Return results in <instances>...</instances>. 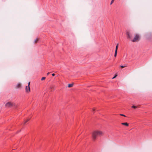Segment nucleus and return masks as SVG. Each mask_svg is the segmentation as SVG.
Wrapping results in <instances>:
<instances>
[{
  "label": "nucleus",
  "instance_id": "12",
  "mask_svg": "<svg viewBox=\"0 0 152 152\" xmlns=\"http://www.w3.org/2000/svg\"><path fill=\"white\" fill-rule=\"evenodd\" d=\"M45 79V77H43L42 78L41 80H44Z\"/></svg>",
  "mask_w": 152,
  "mask_h": 152
},
{
  "label": "nucleus",
  "instance_id": "5",
  "mask_svg": "<svg viewBox=\"0 0 152 152\" xmlns=\"http://www.w3.org/2000/svg\"><path fill=\"white\" fill-rule=\"evenodd\" d=\"M12 105L13 103L11 102H8L5 104V106L7 107H10L12 106Z\"/></svg>",
  "mask_w": 152,
  "mask_h": 152
},
{
  "label": "nucleus",
  "instance_id": "14",
  "mask_svg": "<svg viewBox=\"0 0 152 152\" xmlns=\"http://www.w3.org/2000/svg\"><path fill=\"white\" fill-rule=\"evenodd\" d=\"M118 45H117L116 47V48H115V51H117V50H118Z\"/></svg>",
  "mask_w": 152,
  "mask_h": 152
},
{
  "label": "nucleus",
  "instance_id": "20",
  "mask_svg": "<svg viewBox=\"0 0 152 152\" xmlns=\"http://www.w3.org/2000/svg\"><path fill=\"white\" fill-rule=\"evenodd\" d=\"M52 75L53 76H54L55 75V74L54 73L52 74Z\"/></svg>",
  "mask_w": 152,
  "mask_h": 152
},
{
  "label": "nucleus",
  "instance_id": "10",
  "mask_svg": "<svg viewBox=\"0 0 152 152\" xmlns=\"http://www.w3.org/2000/svg\"><path fill=\"white\" fill-rule=\"evenodd\" d=\"M29 119H27V120H25L24 122V124H25L28 121H29Z\"/></svg>",
  "mask_w": 152,
  "mask_h": 152
},
{
  "label": "nucleus",
  "instance_id": "18",
  "mask_svg": "<svg viewBox=\"0 0 152 152\" xmlns=\"http://www.w3.org/2000/svg\"><path fill=\"white\" fill-rule=\"evenodd\" d=\"M121 67L122 68H124L125 67V66H121Z\"/></svg>",
  "mask_w": 152,
  "mask_h": 152
},
{
  "label": "nucleus",
  "instance_id": "19",
  "mask_svg": "<svg viewBox=\"0 0 152 152\" xmlns=\"http://www.w3.org/2000/svg\"><path fill=\"white\" fill-rule=\"evenodd\" d=\"M53 88V86H51L50 87V89H52Z\"/></svg>",
  "mask_w": 152,
  "mask_h": 152
},
{
  "label": "nucleus",
  "instance_id": "6",
  "mask_svg": "<svg viewBox=\"0 0 152 152\" xmlns=\"http://www.w3.org/2000/svg\"><path fill=\"white\" fill-rule=\"evenodd\" d=\"M121 124L126 126H129V124L127 123H121Z\"/></svg>",
  "mask_w": 152,
  "mask_h": 152
},
{
  "label": "nucleus",
  "instance_id": "22",
  "mask_svg": "<svg viewBox=\"0 0 152 152\" xmlns=\"http://www.w3.org/2000/svg\"><path fill=\"white\" fill-rule=\"evenodd\" d=\"M49 74H50V72H48L47 73V75H48Z\"/></svg>",
  "mask_w": 152,
  "mask_h": 152
},
{
  "label": "nucleus",
  "instance_id": "15",
  "mask_svg": "<svg viewBox=\"0 0 152 152\" xmlns=\"http://www.w3.org/2000/svg\"><path fill=\"white\" fill-rule=\"evenodd\" d=\"M117 76V75L116 74L112 78L113 79H114Z\"/></svg>",
  "mask_w": 152,
  "mask_h": 152
},
{
  "label": "nucleus",
  "instance_id": "4",
  "mask_svg": "<svg viewBox=\"0 0 152 152\" xmlns=\"http://www.w3.org/2000/svg\"><path fill=\"white\" fill-rule=\"evenodd\" d=\"M28 86H26V88H25L26 91V92H27V93H29L30 91V87H29V85L30 84V82H29L28 83Z\"/></svg>",
  "mask_w": 152,
  "mask_h": 152
},
{
  "label": "nucleus",
  "instance_id": "17",
  "mask_svg": "<svg viewBox=\"0 0 152 152\" xmlns=\"http://www.w3.org/2000/svg\"><path fill=\"white\" fill-rule=\"evenodd\" d=\"M120 115L121 116H124V117H126V116L124 114H120Z\"/></svg>",
  "mask_w": 152,
  "mask_h": 152
},
{
  "label": "nucleus",
  "instance_id": "7",
  "mask_svg": "<svg viewBox=\"0 0 152 152\" xmlns=\"http://www.w3.org/2000/svg\"><path fill=\"white\" fill-rule=\"evenodd\" d=\"M21 86V84L20 83H18L16 86V88H19Z\"/></svg>",
  "mask_w": 152,
  "mask_h": 152
},
{
  "label": "nucleus",
  "instance_id": "11",
  "mask_svg": "<svg viewBox=\"0 0 152 152\" xmlns=\"http://www.w3.org/2000/svg\"><path fill=\"white\" fill-rule=\"evenodd\" d=\"M117 54V51H115V54H114V56L115 57H116V56Z\"/></svg>",
  "mask_w": 152,
  "mask_h": 152
},
{
  "label": "nucleus",
  "instance_id": "8",
  "mask_svg": "<svg viewBox=\"0 0 152 152\" xmlns=\"http://www.w3.org/2000/svg\"><path fill=\"white\" fill-rule=\"evenodd\" d=\"M73 84H69L68 85V87L69 88L72 87L73 86Z\"/></svg>",
  "mask_w": 152,
  "mask_h": 152
},
{
  "label": "nucleus",
  "instance_id": "21",
  "mask_svg": "<svg viewBox=\"0 0 152 152\" xmlns=\"http://www.w3.org/2000/svg\"><path fill=\"white\" fill-rule=\"evenodd\" d=\"M95 108H93V111H94L95 110Z\"/></svg>",
  "mask_w": 152,
  "mask_h": 152
},
{
  "label": "nucleus",
  "instance_id": "1",
  "mask_svg": "<svg viewBox=\"0 0 152 152\" xmlns=\"http://www.w3.org/2000/svg\"><path fill=\"white\" fill-rule=\"evenodd\" d=\"M103 134V132L99 130H96L93 131L92 133L93 139L95 140L96 139L97 136H100Z\"/></svg>",
  "mask_w": 152,
  "mask_h": 152
},
{
  "label": "nucleus",
  "instance_id": "3",
  "mask_svg": "<svg viewBox=\"0 0 152 152\" xmlns=\"http://www.w3.org/2000/svg\"><path fill=\"white\" fill-rule=\"evenodd\" d=\"M139 38V35L137 34L134 36V38L132 40H131L133 42H136L137 40H138Z\"/></svg>",
  "mask_w": 152,
  "mask_h": 152
},
{
  "label": "nucleus",
  "instance_id": "16",
  "mask_svg": "<svg viewBox=\"0 0 152 152\" xmlns=\"http://www.w3.org/2000/svg\"><path fill=\"white\" fill-rule=\"evenodd\" d=\"M132 107L134 108H137V107L134 106H132Z\"/></svg>",
  "mask_w": 152,
  "mask_h": 152
},
{
  "label": "nucleus",
  "instance_id": "2",
  "mask_svg": "<svg viewBox=\"0 0 152 152\" xmlns=\"http://www.w3.org/2000/svg\"><path fill=\"white\" fill-rule=\"evenodd\" d=\"M126 34L127 38L132 39L134 35L133 33L131 31H126Z\"/></svg>",
  "mask_w": 152,
  "mask_h": 152
},
{
  "label": "nucleus",
  "instance_id": "13",
  "mask_svg": "<svg viewBox=\"0 0 152 152\" xmlns=\"http://www.w3.org/2000/svg\"><path fill=\"white\" fill-rule=\"evenodd\" d=\"M114 0H112V1H111L110 3V4H112L114 2Z\"/></svg>",
  "mask_w": 152,
  "mask_h": 152
},
{
  "label": "nucleus",
  "instance_id": "9",
  "mask_svg": "<svg viewBox=\"0 0 152 152\" xmlns=\"http://www.w3.org/2000/svg\"><path fill=\"white\" fill-rule=\"evenodd\" d=\"M38 41V38H36L34 41V42L35 43H37Z\"/></svg>",
  "mask_w": 152,
  "mask_h": 152
}]
</instances>
